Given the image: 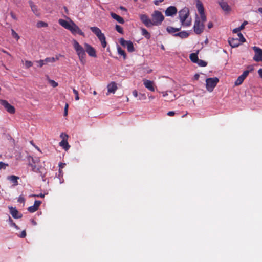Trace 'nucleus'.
I'll use <instances>...</instances> for the list:
<instances>
[{"label":"nucleus","instance_id":"obj_1","mask_svg":"<svg viewBox=\"0 0 262 262\" xmlns=\"http://www.w3.org/2000/svg\"><path fill=\"white\" fill-rule=\"evenodd\" d=\"M73 45L80 63L83 65L85 64L86 63V55L84 48H83L76 40H73Z\"/></svg>","mask_w":262,"mask_h":262},{"label":"nucleus","instance_id":"obj_2","mask_svg":"<svg viewBox=\"0 0 262 262\" xmlns=\"http://www.w3.org/2000/svg\"><path fill=\"white\" fill-rule=\"evenodd\" d=\"M189 15V9L185 7L179 12V16L182 25L186 27L189 26L191 24V21L187 20Z\"/></svg>","mask_w":262,"mask_h":262},{"label":"nucleus","instance_id":"obj_3","mask_svg":"<svg viewBox=\"0 0 262 262\" xmlns=\"http://www.w3.org/2000/svg\"><path fill=\"white\" fill-rule=\"evenodd\" d=\"M164 19V17L162 13L158 10H155L151 14L152 26H159Z\"/></svg>","mask_w":262,"mask_h":262},{"label":"nucleus","instance_id":"obj_4","mask_svg":"<svg viewBox=\"0 0 262 262\" xmlns=\"http://www.w3.org/2000/svg\"><path fill=\"white\" fill-rule=\"evenodd\" d=\"M91 30L93 32L98 38L101 42V45L103 48H105L107 45L106 38L104 34L101 32V30L97 27H91Z\"/></svg>","mask_w":262,"mask_h":262},{"label":"nucleus","instance_id":"obj_5","mask_svg":"<svg viewBox=\"0 0 262 262\" xmlns=\"http://www.w3.org/2000/svg\"><path fill=\"white\" fill-rule=\"evenodd\" d=\"M205 22L202 21L201 17L198 16L196 17L193 26V30L196 34H200L203 32L204 29V23Z\"/></svg>","mask_w":262,"mask_h":262},{"label":"nucleus","instance_id":"obj_6","mask_svg":"<svg viewBox=\"0 0 262 262\" xmlns=\"http://www.w3.org/2000/svg\"><path fill=\"white\" fill-rule=\"evenodd\" d=\"M248 70L245 71L243 74L240 75L237 79V80L235 81L234 85L235 86H238L241 85L245 79V78L248 76L250 72H251L253 70L254 68L252 66H249L247 67Z\"/></svg>","mask_w":262,"mask_h":262},{"label":"nucleus","instance_id":"obj_7","mask_svg":"<svg viewBox=\"0 0 262 262\" xmlns=\"http://www.w3.org/2000/svg\"><path fill=\"white\" fill-rule=\"evenodd\" d=\"M219 80L217 77L209 78L206 80V87L208 91L211 92L216 86Z\"/></svg>","mask_w":262,"mask_h":262},{"label":"nucleus","instance_id":"obj_8","mask_svg":"<svg viewBox=\"0 0 262 262\" xmlns=\"http://www.w3.org/2000/svg\"><path fill=\"white\" fill-rule=\"evenodd\" d=\"M119 42L121 46L126 47L128 52H133L135 51V48L133 42L130 40H125L124 38H121Z\"/></svg>","mask_w":262,"mask_h":262},{"label":"nucleus","instance_id":"obj_9","mask_svg":"<svg viewBox=\"0 0 262 262\" xmlns=\"http://www.w3.org/2000/svg\"><path fill=\"white\" fill-rule=\"evenodd\" d=\"M0 104L5 107V108L7 110V111L8 113L11 114L15 113V109L14 107L11 105L10 104H9L7 100H1Z\"/></svg>","mask_w":262,"mask_h":262},{"label":"nucleus","instance_id":"obj_10","mask_svg":"<svg viewBox=\"0 0 262 262\" xmlns=\"http://www.w3.org/2000/svg\"><path fill=\"white\" fill-rule=\"evenodd\" d=\"M84 49L85 50V52L88 53V54L92 57L96 58L97 57V54L95 49L90 45L84 43Z\"/></svg>","mask_w":262,"mask_h":262},{"label":"nucleus","instance_id":"obj_11","mask_svg":"<svg viewBox=\"0 0 262 262\" xmlns=\"http://www.w3.org/2000/svg\"><path fill=\"white\" fill-rule=\"evenodd\" d=\"M71 31V32L74 34L76 35V34H78L81 36H84V33L80 30V29L77 26L73 21H71V26L69 29Z\"/></svg>","mask_w":262,"mask_h":262},{"label":"nucleus","instance_id":"obj_12","mask_svg":"<svg viewBox=\"0 0 262 262\" xmlns=\"http://www.w3.org/2000/svg\"><path fill=\"white\" fill-rule=\"evenodd\" d=\"M253 50L255 52L253 60L257 62L260 61L262 59V49L254 46L253 47Z\"/></svg>","mask_w":262,"mask_h":262},{"label":"nucleus","instance_id":"obj_13","mask_svg":"<svg viewBox=\"0 0 262 262\" xmlns=\"http://www.w3.org/2000/svg\"><path fill=\"white\" fill-rule=\"evenodd\" d=\"M28 165L31 167L32 171L36 173H40V175L42 178L45 177V175L43 174L41 170V166H37L36 164L32 163L31 162H29Z\"/></svg>","mask_w":262,"mask_h":262},{"label":"nucleus","instance_id":"obj_14","mask_svg":"<svg viewBox=\"0 0 262 262\" xmlns=\"http://www.w3.org/2000/svg\"><path fill=\"white\" fill-rule=\"evenodd\" d=\"M140 18L142 22L147 27H152L151 20L149 18L147 15L145 14H142L140 16Z\"/></svg>","mask_w":262,"mask_h":262},{"label":"nucleus","instance_id":"obj_15","mask_svg":"<svg viewBox=\"0 0 262 262\" xmlns=\"http://www.w3.org/2000/svg\"><path fill=\"white\" fill-rule=\"evenodd\" d=\"M198 12L200 14V17L203 21H206V16L204 13V9L201 3H198L196 5Z\"/></svg>","mask_w":262,"mask_h":262},{"label":"nucleus","instance_id":"obj_16","mask_svg":"<svg viewBox=\"0 0 262 262\" xmlns=\"http://www.w3.org/2000/svg\"><path fill=\"white\" fill-rule=\"evenodd\" d=\"M177 13V9L175 6H169L165 10V13L166 16H171Z\"/></svg>","mask_w":262,"mask_h":262},{"label":"nucleus","instance_id":"obj_17","mask_svg":"<svg viewBox=\"0 0 262 262\" xmlns=\"http://www.w3.org/2000/svg\"><path fill=\"white\" fill-rule=\"evenodd\" d=\"M41 202L38 200H35L34 202V204L33 206H30L28 208V210L29 212L31 213H33L37 211L41 204Z\"/></svg>","mask_w":262,"mask_h":262},{"label":"nucleus","instance_id":"obj_18","mask_svg":"<svg viewBox=\"0 0 262 262\" xmlns=\"http://www.w3.org/2000/svg\"><path fill=\"white\" fill-rule=\"evenodd\" d=\"M143 83L146 88L152 92L155 91L154 83L153 81L145 79L143 80Z\"/></svg>","mask_w":262,"mask_h":262},{"label":"nucleus","instance_id":"obj_19","mask_svg":"<svg viewBox=\"0 0 262 262\" xmlns=\"http://www.w3.org/2000/svg\"><path fill=\"white\" fill-rule=\"evenodd\" d=\"M229 45L232 47V48H235L238 47L241 44L240 40L238 38H234L229 39L228 40Z\"/></svg>","mask_w":262,"mask_h":262},{"label":"nucleus","instance_id":"obj_20","mask_svg":"<svg viewBox=\"0 0 262 262\" xmlns=\"http://www.w3.org/2000/svg\"><path fill=\"white\" fill-rule=\"evenodd\" d=\"M117 89V84L115 82H112L107 85V90L108 93H114Z\"/></svg>","mask_w":262,"mask_h":262},{"label":"nucleus","instance_id":"obj_21","mask_svg":"<svg viewBox=\"0 0 262 262\" xmlns=\"http://www.w3.org/2000/svg\"><path fill=\"white\" fill-rule=\"evenodd\" d=\"M59 24L65 29L69 30L71 26V23H70L66 20L59 19L58 20Z\"/></svg>","mask_w":262,"mask_h":262},{"label":"nucleus","instance_id":"obj_22","mask_svg":"<svg viewBox=\"0 0 262 262\" xmlns=\"http://www.w3.org/2000/svg\"><path fill=\"white\" fill-rule=\"evenodd\" d=\"M219 4L224 11L228 12L230 10V8L227 3L223 1H221L219 2Z\"/></svg>","mask_w":262,"mask_h":262},{"label":"nucleus","instance_id":"obj_23","mask_svg":"<svg viewBox=\"0 0 262 262\" xmlns=\"http://www.w3.org/2000/svg\"><path fill=\"white\" fill-rule=\"evenodd\" d=\"M9 209H10V213L14 218L18 219V218H20L21 217V215H19V216L18 215V211L17 210V209L15 208L11 207H9Z\"/></svg>","mask_w":262,"mask_h":262},{"label":"nucleus","instance_id":"obj_24","mask_svg":"<svg viewBox=\"0 0 262 262\" xmlns=\"http://www.w3.org/2000/svg\"><path fill=\"white\" fill-rule=\"evenodd\" d=\"M111 16H112V17L116 20L119 23H120V24H124V20L123 19V18L119 16L118 15L116 14V13H111Z\"/></svg>","mask_w":262,"mask_h":262},{"label":"nucleus","instance_id":"obj_25","mask_svg":"<svg viewBox=\"0 0 262 262\" xmlns=\"http://www.w3.org/2000/svg\"><path fill=\"white\" fill-rule=\"evenodd\" d=\"M19 177L14 175H11L8 176L7 179L11 181L13 183L14 186H17L18 183V180L19 179Z\"/></svg>","mask_w":262,"mask_h":262},{"label":"nucleus","instance_id":"obj_26","mask_svg":"<svg viewBox=\"0 0 262 262\" xmlns=\"http://www.w3.org/2000/svg\"><path fill=\"white\" fill-rule=\"evenodd\" d=\"M29 5L33 12L37 16L39 15L37 7L32 1H29Z\"/></svg>","mask_w":262,"mask_h":262},{"label":"nucleus","instance_id":"obj_27","mask_svg":"<svg viewBox=\"0 0 262 262\" xmlns=\"http://www.w3.org/2000/svg\"><path fill=\"white\" fill-rule=\"evenodd\" d=\"M174 36H179L181 38H185L188 37L189 33L186 31H181L180 32L174 34Z\"/></svg>","mask_w":262,"mask_h":262},{"label":"nucleus","instance_id":"obj_28","mask_svg":"<svg viewBox=\"0 0 262 262\" xmlns=\"http://www.w3.org/2000/svg\"><path fill=\"white\" fill-rule=\"evenodd\" d=\"M60 145L62 147L66 150H68L70 148V145H69L68 142L64 140H62L60 143Z\"/></svg>","mask_w":262,"mask_h":262},{"label":"nucleus","instance_id":"obj_29","mask_svg":"<svg viewBox=\"0 0 262 262\" xmlns=\"http://www.w3.org/2000/svg\"><path fill=\"white\" fill-rule=\"evenodd\" d=\"M117 52L119 55L123 56L124 59L126 58V54L124 50H122L120 46L117 47Z\"/></svg>","mask_w":262,"mask_h":262},{"label":"nucleus","instance_id":"obj_30","mask_svg":"<svg viewBox=\"0 0 262 262\" xmlns=\"http://www.w3.org/2000/svg\"><path fill=\"white\" fill-rule=\"evenodd\" d=\"M189 58L192 62L193 63H196L198 61V57L196 54L191 53L189 56Z\"/></svg>","mask_w":262,"mask_h":262},{"label":"nucleus","instance_id":"obj_31","mask_svg":"<svg viewBox=\"0 0 262 262\" xmlns=\"http://www.w3.org/2000/svg\"><path fill=\"white\" fill-rule=\"evenodd\" d=\"M142 31V34L145 36V37L148 39H149L150 38V33L147 31V30L145 28H142L141 29Z\"/></svg>","mask_w":262,"mask_h":262},{"label":"nucleus","instance_id":"obj_32","mask_svg":"<svg viewBox=\"0 0 262 262\" xmlns=\"http://www.w3.org/2000/svg\"><path fill=\"white\" fill-rule=\"evenodd\" d=\"M168 32L169 33H173L180 31V28H175L172 27H168L166 29Z\"/></svg>","mask_w":262,"mask_h":262},{"label":"nucleus","instance_id":"obj_33","mask_svg":"<svg viewBox=\"0 0 262 262\" xmlns=\"http://www.w3.org/2000/svg\"><path fill=\"white\" fill-rule=\"evenodd\" d=\"M47 79L48 80L49 82L50 83V84L53 87L55 88L57 87L58 85V83L55 81L53 80H51L49 78L48 76H47Z\"/></svg>","mask_w":262,"mask_h":262},{"label":"nucleus","instance_id":"obj_34","mask_svg":"<svg viewBox=\"0 0 262 262\" xmlns=\"http://www.w3.org/2000/svg\"><path fill=\"white\" fill-rule=\"evenodd\" d=\"M37 27L38 28L47 27H48V24L44 21H39L37 23Z\"/></svg>","mask_w":262,"mask_h":262},{"label":"nucleus","instance_id":"obj_35","mask_svg":"<svg viewBox=\"0 0 262 262\" xmlns=\"http://www.w3.org/2000/svg\"><path fill=\"white\" fill-rule=\"evenodd\" d=\"M196 63H198L199 66L203 67L206 66L207 64L206 62L201 59H198V61H197Z\"/></svg>","mask_w":262,"mask_h":262},{"label":"nucleus","instance_id":"obj_36","mask_svg":"<svg viewBox=\"0 0 262 262\" xmlns=\"http://www.w3.org/2000/svg\"><path fill=\"white\" fill-rule=\"evenodd\" d=\"M115 29H116V30L118 32L121 33V34L123 33V28L120 26H119L118 25H116L115 26Z\"/></svg>","mask_w":262,"mask_h":262},{"label":"nucleus","instance_id":"obj_37","mask_svg":"<svg viewBox=\"0 0 262 262\" xmlns=\"http://www.w3.org/2000/svg\"><path fill=\"white\" fill-rule=\"evenodd\" d=\"M11 31L12 36L18 40L19 39V36L18 34L13 29H12Z\"/></svg>","mask_w":262,"mask_h":262},{"label":"nucleus","instance_id":"obj_38","mask_svg":"<svg viewBox=\"0 0 262 262\" xmlns=\"http://www.w3.org/2000/svg\"><path fill=\"white\" fill-rule=\"evenodd\" d=\"M237 35L239 37L238 38L239 40H240L241 42H245L246 41V39L243 36V34L241 33H238L237 34Z\"/></svg>","mask_w":262,"mask_h":262},{"label":"nucleus","instance_id":"obj_39","mask_svg":"<svg viewBox=\"0 0 262 262\" xmlns=\"http://www.w3.org/2000/svg\"><path fill=\"white\" fill-rule=\"evenodd\" d=\"M46 63L48 62H54L56 61V59L54 57H48L45 59Z\"/></svg>","mask_w":262,"mask_h":262},{"label":"nucleus","instance_id":"obj_40","mask_svg":"<svg viewBox=\"0 0 262 262\" xmlns=\"http://www.w3.org/2000/svg\"><path fill=\"white\" fill-rule=\"evenodd\" d=\"M8 166V164L5 163L3 162H0V169H5Z\"/></svg>","mask_w":262,"mask_h":262},{"label":"nucleus","instance_id":"obj_41","mask_svg":"<svg viewBox=\"0 0 262 262\" xmlns=\"http://www.w3.org/2000/svg\"><path fill=\"white\" fill-rule=\"evenodd\" d=\"M32 65H33V63L31 61H28V60H26L25 61V66L26 68H29L32 67Z\"/></svg>","mask_w":262,"mask_h":262},{"label":"nucleus","instance_id":"obj_42","mask_svg":"<svg viewBox=\"0 0 262 262\" xmlns=\"http://www.w3.org/2000/svg\"><path fill=\"white\" fill-rule=\"evenodd\" d=\"M73 93L74 94V95H75V100H79V95H78V92L76 90H75V89H73Z\"/></svg>","mask_w":262,"mask_h":262},{"label":"nucleus","instance_id":"obj_43","mask_svg":"<svg viewBox=\"0 0 262 262\" xmlns=\"http://www.w3.org/2000/svg\"><path fill=\"white\" fill-rule=\"evenodd\" d=\"M36 62L39 63V67L40 68H41L44 64L47 63L46 62L45 59V60H40L39 61H37Z\"/></svg>","mask_w":262,"mask_h":262},{"label":"nucleus","instance_id":"obj_44","mask_svg":"<svg viewBox=\"0 0 262 262\" xmlns=\"http://www.w3.org/2000/svg\"><path fill=\"white\" fill-rule=\"evenodd\" d=\"M31 159V161H30L31 163L34 164H37L39 162V160L38 158H33V157H30Z\"/></svg>","mask_w":262,"mask_h":262},{"label":"nucleus","instance_id":"obj_45","mask_svg":"<svg viewBox=\"0 0 262 262\" xmlns=\"http://www.w3.org/2000/svg\"><path fill=\"white\" fill-rule=\"evenodd\" d=\"M18 202L20 203H25V199L23 195H20L18 198Z\"/></svg>","mask_w":262,"mask_h":262},{"label":"nucleus","instance_id":"obj_46","mask_svg":"<svg viewBox=\"0 0 262 262\" xmlns=\"http://www.w3.org/2000/svg\"><path fill=\"white\" fill-rule=\"evenodd\" d=\"M68 107H69L68 104L66 103L65 105V106H64V116H66L68 115Z\"/></svg>","mask_w":262,"mask_h":262},{"label":"nucleus","instance_id":"obj_47","mask_svg":"<svg viewBox=\"0 0 262 262\" xmlns=\"http://www.w3.org/2000/svg\"><path fill=\"white\" fill-rule=\"evenodd\" d=\"M248 24V22L247 21H244L242 24L241 25L240 27H239V29L241 30L244 29L245 25H246Z\"/></svg>","mask_w":262,"mask_h":262},{"label":"nucleus","instance_id":"obj_48","mask_svg":"<svg viewBox=\"0 0 262 262\" xmlns=\"http://www.w3.org/2000/svg\"><path fill=\"white\" fill-rule=\"evenodd\" d=\"M26 236V231L25 230H23L21 234H20L19 235V237H21V238H24Z\"/></svg>","mask_w":262,"mask_h":262},{"label":"nucleus","instance_id":"obj_49","mask_svg":"<svg viewBox=\"0 0 262 262\" xmlns=\"http://www.w3.org/2000/svg\"><path fill=\"white\" fill-rule=\"evenodd\" d=\"M175 112L174 111H169L167 113V115L169 116H173L175 115Z\"/></svg>","mask_w":262,"mask_h":262},{"label":"nucleus","instance_id":"obj_50","mask_svg":"<svg viewBox=\"0 0 262 262\" xmlns=\"http://www.w3.org/2000/svg\"><path fill=\"white\" fill-rule=\"evenodd\" d=\"M164 0H155L154 1V4L156 5H159L160 3L163 2Z\"/></svg>","mask_w":262,"mask_h":262},{"label":"nucleus","instance_id":"obj_51","mask_svg":"<svg viewBox=\"0 0 262 262\" xmlns=\"http://www.w3.org/2000/svg\"><path fill=\"white\" fill-rule=\"evenodd\" d=\"M241 30L239 29V28L238 27V28H235L233 29V32L234 33H239V32L241 31Z\"/></svg>","mask_w":262,"mask_h":262},{"label":"nucleus","instance_id":"obj_52","mask_svg":"<svg viewBox=\"0 0 262 262\" xmlns=\"http://www.w3.org/2000/svg\"><path fill=\"white\" fill-rule=\"evenodd\" d=\"M10 15L15 20H16L17 19V17L16 16V15L12 12H11L10 13Z\"/></svg>","mask_w":262,"mask_h":262},{"label":"nucleus","instance_id":"obj_53","mask_svg":"<svg viewBox=\"0 0 262 262\" xmlns=\"http://www.w3.org/2000/svg\"><path fill=\"white\" fill-rule=\"evenodd\" d=\"M199 77H200V75L199 74H195L194 75L193 78L194 80H198L199 78Z\"/></svg>","mask_w":262,"mask_h":262},{"label":"nucleus","instance_id":"obj_54","mask_svg":"<svg viewBox=\"0 0 262 262\" xmlns=\"http://www.w3.org/2000/svg\"><path fill=\"white\" fill-rule=\"evenodd\" d=\"M258 73L260 77L262 78V69H259L258 70Z\"/></svg>","mask_w":262,"mask_h":262},{"label":"nucleus","instance_id":"obj_55","mask_svg":"<svg viewBox=\"0 0 262 262\" xmlns=\"http://www.w3.org/2000/svg\"><path fill=\"white\" fill-rule=\"evenodd\" d=\"M133 95L134 97H137L138 96V92L136 90L133 91Z\"/></svg>","mask_w":262,"mask_h":262},{"label":"nucleus","instance_id":"obj_56","mask_svg":"<svg viewBox=\"0 0 262 262\" xmlns=\"http://www.w3.org/2000/svg\"><path fill=\"white\" fill-rule=\"evenodd\" d=\"M213 27V24L212 22H209L208 24V28L211 29Z\"/></svg>","mask_w":262,"mask_h":262},{"label":"nucleus","instance_id":"obj_57","mask_svg":"<svg viewBox=\"0 0 262 262\" xmlns=\"http://www.w3.org/2000/svg\"><path fill=\"white\" fill-rule=\"evenodd\" d=\"M65 165V164H62V163H60V164L59 165V171L60 172H61V170H60V168H63V166Z\"/></svg>","mask_w":262,"mask_h":262},{"label":"nucleus","instance_id":"obj_58","mask_svg":"<svg viewBox=\"0 0 262 262\" xmlns=\"http://www.w3.org/2000/svg\"><path fill=\"white\" fill-rule=\"evenodd\" d=\"M62 56H63V55H61V54H59V55H57V56H56V57L55 58V59H56V61L58 60H59V57H62Z\"/></svg>","mask_w":262,"mask_h":262},{"label":"nucleus","instance_id":"obj_59","mask_svg":"<svg viewBox=\"0 0 262 262\" xmlns=\"http://www.w3.org/2000/svg\"><path fill=\"white\" fill-rule=\"evenodd\" d=\"M162 94L163 97H166L168 95L167 92H162Z\"/></svg>","mask_w":262,"mask_h":262},{"label":"nucleus","instance_id":"obj_60","mask_svg":"<svg viewBox=\"0 0 262 262\" xmlns=\"http://www.w3.org/2000/svg\"><path fill=\"white\" fill-rule=\"evenodd\" d=\"M63 8L64 9V11H65L66 13H68V8L66 7H64Z\"/></svg>","mask_w":262,"mask_h":262},{"label":"nucleus","instance_id":"obj_61","mask_svg":"<svg viewBox=\"0 0 262 262\" xmlns=\"http://www.w3.org/2000/svg\"><path fill=\"white\" fill-rule=\"evenodd\" d=\"M258 11L261 13H262V8H259L258 9Z\"/></svg>","mask_w":262,"mask_h":262},{"label":"nucleus","instance_id":"obj_62","mask_svg":"<svg viewBox=\"0 0 262 262\" xmlns=\"http://www.w3.org/2000/svg\"><path fill=\"white\" fill-rule=\"evenodd\" d=\"M32 224H33L34 225H36V222H35L34 220H32Z\"/></svg>","mask_w":262,"mask_h":262},{"label":"nucleus","instance_id":"obj_63","mask_svg":"<svg viewBox=\"0 0 262 262\" xmlns=\"http://www.w3.org/2000/svg\"><path fill=\"white\" fill-rule=\"evenodd\" d=\"M3 52L4 53H5L7 54H8V55H10V54H9L8 52H7V51H6L3 50Z\"/></svg>","mask_w":262,"mask_h":262},{"label":"nucleus","instance_id":"obj_64","mask_svg":"<svg viewBox=\"0 0 262 262\" xmlns=\"http://www.w3.org/2000/svg\"><path fill=\"white\" fill-rule=\"evenodd\" d=\"M120 9H122V10H126L125 8L122 6H121L120 7Z\"/></svg>","mask_w":262,"mask_h":262}]
</instances>
